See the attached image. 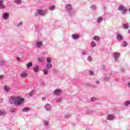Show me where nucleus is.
<instances>
[{"mask_svg":"<svg viewBox=\"0 0 130 130\" xmlns=\"http://www.w3.org/2000/svg\"><path fill=\"white\" fill-rule=\"evenodd\" d=\"M103 79L105 81H110L111 77L110 76H106Z\"/></svg>","mask_w":130,"mask_h":130,"instance_id":"obj_21","label":"nucleus"},{"mask_svg":"<svg viewBox=\"0 0 130 130\" xmlns=\"http://www.w3.org/2000/svg\"><path fill=\"white\" fill-rule=\"evenodd\" d=\"M129 12H130V7H129Z\"/></svg>","mask_w":130,"mask_h":130,"instance_id":"obj_51","label":"nucleus"},{"mask_svg":"<svg viewBox=\"0 0 130 130\" xmlns=\"http://www.w3.org/2000/svg\"><path fill=\"white\" fill-rule=\"evenodd\" d=\"M91 46H92V47H95L96 45V43H95V42H91Z\"/></svg>","mask_w":130,"mask_h":130,"instance_id":"obj_34","label":"nucleus"},{"mask_svg":"<svg viewBox=\"0 0 130 130\" xmlns=\"http://www.w3.org/2000/svg\"><path fill=\"white\" fill-rule=\"evenodd\" d=\"M119 55L120 53L119 52H114V53H113V56L115 58V60H117L118 59Z\"/></svg>","mask_w":130,"mask_h":130,"instance_id":"obj_6","label":"nucleus"},{"mask_svg":"<svg viewBox=\"0 0 130 130\" xmlns=\"http://www.w3.org/2000/svg\"><path fill=\"white\" fill-rule=\"evenodd\" d=\"M39 62H43L44 61L45 57L44 56H40L38 58Z\"/></svg>","mask_w":130,"mask_h":130,"instance_id":"obj_17","label":"nucleus"},{"mask_svg":"<svg viewBox=\"0 0 130 130\" xmlns=\"http://www.w3.org/2000/svg\"><path fill=\"white\" fill-rule=\"evenodd\" d=\"M23 102H24V99L23 98H21V97L12 96L10 98L9 103L11 104H15V105L18 106L21 105Z\"/></svg>","mask_w":130,"mask_h":130,"instance_id":"obj_1","label":"nucleus"},{"mask_svg":"<svg viewBox=\"0 0 130 130\" xmlns=\"http://www.w3.org/2000/svg\"><path fill=\"white\" fill-rule=\"evenodd\" d=\"M34 92L35 91L34 90L30 91L29 92V96H33V95L34 94Z\"/></svg>","mask_w":130,"mask_h":130,"instance_id":"obj_37","label":"nucleus"},{"mask_svg":"<svg viewBox=\"0 0 130 130\" xmlns=\"http://www.w3.org/2000/svg\"><path fill=\"white\" fill-rule=\"evenodd\" d=\"M90 8H91V9H92L93 10H95V9H96V6H95V5H91L90 6Z\"/></svg>","mask_w":130,"mask_h":130,"instance_id":"obj_38","label":"nucleus"},{"mask_svg":"<svg viewBox=\"0 0 130 130\" xmlns=\"http://www.w3.org/2000/svg\"><path fill=\"white\" fill-rule=\"evenodd\" d=\"M123 27L125 29H128V28L129 27V25L127 23H123Z\"/></svg>","mask_w":130,"mask_h":130,"instance_id":"obj_11","label":"nucleus"},{"mask_svg":"<svg viewBox=\"0 0 130 130\" xmlns=\"http://www.w3.org/2000/svg\"><path fill=\"white\" fill-rule=\"evenodd\" d=\"M10 111L11 112H16V110L15 108H11Z\"/></svg>","mask_w":130,"mask_h":130,"instance_id":"obj_40","label":"nucleus"},{"mask_svg":"<svg viewBox=\"0 0 130 130\" xmlns=\"http://www.w3.org/2000/svg\"><path fill=\"white\" fill-rule=\"evenodd\" d=\"M91 100V101H95L96 100V97H92Z\"/></svg>","mask_w":130,"mask_h":130,"instance_id":"obj_43","label":"nucleus"},{"mask_svg":"<svg viewBox=\"0 0 130 130\" xmlns=\"http://www.w3.org/2000/svg\"><path fill=\"white\" fill-rule=\"evenodd\" d=\"M82 54H87V52L86 51H82Z\"/></svg>","mask_w":130,"mask_h":130,"instance_id":"obj_42","label":"nucleus"},{"mask_svg":"<svg viewBox=\"0 0 130 130\" xmlns=\"http://www.w3.org/2000/svg\"><path fill=\"white\" fill-rule=\"evenodd\" d=\"M43 123L44 125H48L49 122L48 121H43Z\"/></svg>","mask_w":130,"mask_h":130,"instance_id":"obj_41","label":"nucleus"},{"mask_svg":"<svg viewBox=\"0 0 130 130\" xmlns=\"http://www.w3.org/2000/svg\"><path fill=\"white\" fill-rule=\"evenodd\" d=\"M47 62L51 63L52 61V59H51V57H47Z\"/></svg>","mask_w":130,"mask_h":130,"instance_id":"obj_35","label":"nucleus"},{"mask_svg":"<svg viewBox=\"0 0 130 130\" xmlns=\"http://www.w3.org/2000/svg\"><path fill=\"white\" fill-rule=\"evenodd\" d=\"M9 17H10L9 13H5L3 14V18L4 19H6V20L9 19Z\"/></svg>","mask_w":130,"mask_h":130,"instance_id":"obj_9","label":"nucleus"},{"mask_svg":"<svg viewBox=\"0 0 130 130\" xmlns=\"http://www.w3.org/2000/svg\"><path fill=\"white\" fill-rule=\"evenodd\" d=\"M45 109H46V110H47V111H50L51 109V106L50 104H46L45 106Z\"/></svg>","mask_w":130,"mask_h":130,"instance_id":"obj_8","label":"nucleus"},{"mask_svg":"<svg viewBox=\"0 0 130 130\" xmlns=\"http://www.w3.org/2000/svg\"><path fill=\"white\" fill-rule=\"evenodd\" d=\"M47 51H44V52H43V54L44 55H45L46 54H47Z\"/></svg>","mask_w":130,"mask_h":130,"instance_id":"obj_44","label":"nucleus"},{"mask_svg":"<svg viewBox=\"0 0 130 130\" xmlns=\"http://www.w3.org/2000/svg\"><path fill=\"white\" fill-rule=\"evenodd\" d=\"M3 78H4V76L0 75V79H3Z\"/></svg>","mask_w":130,"mask_h":130,"instance_id":"obj_46","label":"nucleus"},{"mask_svg":"<svg viewBox=\"0 0 130 130\" xmlns=\"http://www.w3.org/2000/svg\"><path fill=\"white\" fill-rule=\"evenodd\" d=\"M27 76H28V74L27 73H26V72H23L20 75L21 78H26Z\"/></svg>","mask_w":130,"mask_h":130,"instance_id":"obj_15","label":"nucleus"},{"mask_svg":"<svg viewBox=\"0 0 130 130\" xmlns=\"http://www.w3.org/2000/svg\"><path fill=\"white\" fill-rule=\"evenodd\" d=\"M88 74L90 76H93L94 75V72H93V71L90 70L88 71Z\"/></svg>","mask_w":130,"mask_h":130,"instance_id":"obj_32","label":"nucleus"},{"mask_svg":"<svg viewBox=\"0 0 130 130\" xmlns=\"http://www.w3.org/2000/svg\"><path fill=\"white\" fill-rule=\"evenodd\" d=\"M34 71L35 73H37L39 71V67L38 66H36L34 68Z\"/></svg>","mask_w":130,"mask_h":130,"instance_id":"obj_20","label":"nucleus"},{"mask_svg":"<svg viewBox=\"0 0 130 130\" xmlns=\"http://www.w3.org/2000/svg\"><path fill=\"white\" fill-rule=\"evenodd\" d=\"M122 39H123L122 36H121L119 34H117V40L118 41H121L122 40Z\"/></svg>","mask_w":130,"mask_h":130,"instance_id":"obj_16","label":"nucleus"},{"mask_svg":"<svg viewBox=\"0 0 130 130\" xmlns=\"http://www.w3.org/2000/svg\"><path fill=\"white\" fill-rule=\"evenodd\" d=\"M0 8L1 9L5 8L4 2L3 0H0Z\"/></svg>","mask_w":130,"mask_h":130,"instance_id":"obj_14","label":"nucleus"},{"mask_svg":"<svg viewBox=\"0 0 130 130\" xmlns=\"http://www.w3.org/2000/svg\"><path fill=\"white\" fill-rule=\"evenodd\" d=\"M103 20V17H99V18H98V23H101V22H102Z\"/></svg>","mask_w":130,"mask_h":130,"instance_id":"obj_27","label":"nucleus"},{"mask_svg":"<svg viewBox=\"0 0 130 130\" xmlns=\"http://www.w3.org/2000/svg\"><path fill=\"white\" fill-rule=\"evenodd\" d=\"M66 9L67 11H71L72 10V6L71 4L66 5Z\"/></svg>","mask_w":130,"mask_h":130,"instance_id":"obj_7","label":"nucleus"},{"mask_svg":"<svg viewBox=\"0 0 130 130\" xmlns=\"http://www.w3.org/2000/svg\"><path fill=\"white\" fill-rule=\"evenodd\" d=\"M62 101V98L61 97H58V98H56L55 102L56 103H61Z\"/></svg>","mask_w":130,"mask_h":130,"instance_id":"obj_13","label":"nucleus"},{"mask_svg":"<svg viewBox=\"0 0 130 130\" xmlns=\"http://www.w3.org/2000/svg\"><path fill=\"white\" fill-rule=\"evenodd\" d=\"M95 83L96 84H100V81H96Z\"/></svg>","mask_w":130,"mask_h":130,"instance_id":"obj_48","label":"nucleus"},{"mask_svg":"<svg viewBox=\"0 0 130 130\" xmlns=\"http://www.w3.org/2000/svg\"><path fill=\"white\" fill-rule=\"evenodd\" d=\"M43 42H38L36 44V46L37 47H41V46H43Z\"/></svg>","mask_w":130,"mask_h":130,"instance_id":"obj_19","label":"nucleus"},{"mask_svg":"<svg viewBox=\"0 0 130 130\" xmlns=\"http://www.w3.org/2000/svg\"><path fill=\"white\" fill-rule=\"evenodd\" d=\"M32 62H28V63H27L26 64V67L27 68H30V67H32Z\"/></svg>","mask_w":130,"mask_h":130,"instance_id":"obj_30","label":"nucleus"},{"mask_svg":"<svg viewBox=\"0 0 130 130\" xmlns=\"http://www.w3.org/2000/svg\"><path fill=\"white\" fill-rule=\"evenodd\" d=\"M129 104H130L129 100H128L127 101H125V102H124L125 106H128V105H129Z\"/></svg>","mask_w":130,"mask_h":130,"instance_id":"obj_28","label":"nucleus"},{"mask_svg":"<svg viewBox=\"0 0 130 130\" xmlns=\"http://www.w3.org/2000/svg\"><path fill=\"white\" fill-rule=\"evenodd\" d=\"M93 40H94V41H98L100 40V38L99 37H98L97 36H95L94 38H93Z\"/></svg>","mask_w":130,"mask_h":130,"instance_id":"obj_31","label":"nucleus"},{"mask_svg":"<svg viewBox=\"0 0 130 130\" xmlns=\"http://www.w3.org/2000/svg\"><path fill=\"white\" fill-rule=\"evenodd\" d=\"M7 113L6 111H4L3 110H2L0 109V115L1 116H4L6 115Z\"/></svg>","mask_w":130,"mask_h":130,"instance_id":"obj_22","label":"nucleus"},{"mask_svg":"<svg viewBox=\"0 0 130 130\" xmlns=\"http://www.w3.org/2000/svg\"><path fill=\"white\" fill-rule=\"evenodd\" d=\"M72 37L74 40H78L80 38V36L79 35H72Z\"/></svg>","mask_w":130,"mask_h":130,"instance_id":"obj_12","label":"nucleus"},{"mask_svg":"<svg viewBox=\"0 0 130 130\" xmlns=\"http://www.w3.org/2000/svg\"><path fill=\"white\" fill-rule=\"evenodd\" d=\"M118 10H119V11H122L123 14H126L127 11V8L125 7L124 5H119Z\"/></svg>","mask_w":130,"mask_h":130,"instance_id":"obj_2","label":"nucleus"},{"mask_svg":"<svg viewBox=\"0 0 130 130\" xmlns=\"http://www.w3.org/2000/svg\"><path fill=\"white\" fill-rule=\"evenodd\" d=\"M62 93V90L61 89H56L53 91L54 95H60Z\"/></svg>","mask_w":130,"mask_h":130,"instance_id":"obj_3","label":"nucleus"},{"mask_svg":"<svg viewBox=\"0 0 130 130\" xmlns=\"http://www.w3.org/2000/svg\"><path fill=\"white\" fill-rule=\"evenodd\" d=\"M52 67V64L51 63L48 62L46 64V68H47L48 71V70H50V69H51Z\"/></svg>","mask_w":130,"mask_h":130,"instance_id":"obj_18","label":"nucleus"},{"mask_svg":"<svg viewBox=\"0 0 130 130\" xmlns=\"http://www.w3.org/2000/svg\"><path fill=\"white\" fill-rule=\"evenodd\" d=\"M46 10H39L38 11L36 12V14H38L39 15H44L46 14Z\"/></svg>","mask_w":130,"mask_h":130,"instance_id":"obj_4","label":"nucleus"},{"mask_svg":"<svg viewBox=\"0 0 130 130\" xmlns=\"http://www.w3.org/2000/svg\"><path fill=\"white\" fill-rule=\"evenodd\" d=\"M46 98V97H43V98H42V100H43V101H45Z\"/></svg>","mask_w":130,"mask_h":130,"instance_id":"obj_45","label":"nucleus"},{"mask_svg":"<svg viewBox=\"0 0 130 130\" xmlns=\"http://www.w3.org/2000/svg\"><path fill=\"white\" fill-rule=\"evenodd\" d=\"M43 72H44V74H45V75H48V71L47 68H46V69H44L43 70Z\"/></svg>","mask_w":130,"mask_h":130,"instance_id":"obj_24","label":"nucleus"},{"mask_svg":"<svg viewBox=\"0 0 130 130\" xmlns=\"http://www.w3.org/2000/svg\"><path fill=\"white\" fill-rule=\"evenodd\" d=\"M115 118L114 115L112 114L109 115L106 117L107 120H114Z\"/></svg>","mask_w":130,"mask_h":130,"instance_id":"obj_5","label":"nucleus"},{"mask_svg":"<svg viewBox=\"0 0 130 130\" xmlns=\"http://www.w3.org/2000/svg\"><path fill=\"white\" fill-rule=\"evenodd\" d=\"M4 91H5L6 92H10L11 90L10 87H9V86H7V85H5V86H4Z\"/></svg>","mask_w":130,"mask_h":130,"instance_id":"obj_10","label":"nucleus"},{"mask_svg":"<svg viewBox=\"0 0 130 130\" xmlns=\"http://www.w3.org/2000/svg\"><path fill=\"white\" fill-rule=\"evenodd\" d=\"M5 60L4 59H1L0 60V66H5Z\"/></svg>","mask_w":130,"mask_h":130,"instance_id":"obj_26","label":"nucleus"},{"mask_svg":"<svg viewBox=\"0 0 130 130\" xmlns=\"http://www.w3.org/2000/svg\"><path fill=\"white\" fill-rule=\"evenodd\" d=\"M15 2L17 4H21L22 1L21 0H15Z\"/></svg>","mask_w":130,"mask_h":130,"instance_id":"obj_33","label":"nucleus"},{"mask_svg":"<svg viewBox=\"0 0 130 130\" xmlns=\"http://www.w3.org/2000/svg\"><path fill=\"white\" fill-rule=\"evenodd\" d=\"M55 8V5H52V6H50L49 7L50 10H51V11L54 10Z\"/></svg>","mask_w":130,"mask_h":130,"instance_id":"obj_29","label":"nucleus"},{"mask_svg":"<svg viewBox=\"0 0 130 130\" xmlns=\"http://www.w3.org/2000/svg\"><path fill=\"white\" fill-rule=\"evenodd\" d=\"M29 110H30V108H29V107H25L22 109L23 112H27Z\"/></svg>","mask_w":130,"mask_h":130,"instance_id":"obj_23","label":"nucleus"},{"mask_svg":"<svg viewBox=\"0 0 130 130\" xmlns=\"http://www.w3.org/2000/svg\"><path fill=\"white\" fill-rule=\"evenodd\" d=\"M23 21H20V22H18V23H17V26H18V27H21V26H23Z\"/></svg>","mask_w":130,"mask_h":130,"instance_id":"obj_25","label":"nucleus"},{"mask_svg":"<svg viewBox=\"0 0 130 130\" xmlns=\"http://www.w3.org/2000/svg\"><path fill=\"white\" fill-rule=\"evenodd\" d=\"M127 42H123L122 46H124V47H125V46H127Z\"/></svg>","mask_w":130,"mask_h":130,"instance_id":"obj_39","label":"nucleus"},{"mask_svg":"<svg viewBox=\"0 0 130 130\" xmlns=\"http://www.w3.org/2000/svg\"><path fill=\"white\" fill-rule=\"evenodd\" d=\"M128 32V34H130V29H129Z\"/></svg>","mask_w":130,"mask_h":130,"instance_id":"obj_50","label":"nucleus"},{"mask_svg":"<svg viewBox=\"0 0 130 130\" xmlns=\"http://www.w3.org/2000/svg\"><path fill=\"white\" fill-rule=\"evenodd\" d=\"M92 59V56H91V55H89L88 56V61H91Z\"/></svg>","mask_w":130,"mask_h":130,"instance_id":"obj_36","label":"nucleus"},{"mask_svg":"<svg viewBox=\"0 0 130 130\" xmlns=\"http://www.w3.org/2000/svg\"><path fill=\"white\" fill-rule=\"evenodd\" d=\"M128 86L130 88V82H128Z\"/></svg>","mask_w":130,"mask_h":130,"instance_id":"obj_49","label":"nucleus"},{"mask_svg":"<svg viewBox=\"0 0 130 130\" xmlns=\"http://www.w3.org/2000/svg\"><path fill=\"white\" fill-rule=\"evenodd\" d=\"M17 60H21V57H19V56H18L17 57Z\"/></svg>","mask_w":130,"mask_h":130,"instance_id":"obj_47","label":"nucleus"}]
</instances>
